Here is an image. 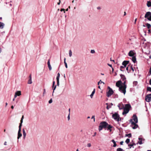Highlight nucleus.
<instances>
[{
	"label": "nucleus",
	"instance_id": "obj_36",
	"mask_svg": "<svg viewBox=\"0 0 151 151\" xmlns=\"http://www.w3.org/2000/svg\"><path fill=\"white\" fill-rule=\"evenodd\" d=\"M124 81V82H123V85H122L121 86L124 87L125 86L127 87V85L126 84V80H124V81Z\"/></svg>",
	"mask_w": 151,
	"mask_h": 151
},
{
	"label": "nucleus",
	"instance_id": "obj_7",
	"mask_svg": "<svg viewBox=\"0 0 151 151\" xmlns=\"http://www.w3.org/2000/svg\"><path fill=\"white\" fill-rule=\"evenodd\" d=\"M145 99L146 101L148 102L151 101V94L147 95L146 96Z\"/></svg>",
	"mask_w": 151,
	"mask_h": 151
},
{
	"label": "nucleus",
	"instance_id": "obj_12",
	"mask_svg": "<svg viewBox=\"0 0 151 151\" xmlns=\"http://www.w3.org/2000/svg\"><path fill=\"white\" fill-rule=\"evenodd\" d=\"M135 53L133 50H130L128 53V55L130 57L134 56Z\"/></svg>",
	"mask_w": 151,
	"mask_h": 151
},
{
	"label": "nucleus",
	"instance_id": "obj_52",
	"mask_svg": "<svg viewBox=\"0 0 151 151\" xmlns=\"http://www.w3.org/2000/svg\"><path fill=\"white\" fill-rule=\"evenodd\" d=\"M60 11H61V12L63 11H64V13H65V9H60Z\"/></svg>",
	"mask_w": 151,
	"mask_h": 151
},
{
	"label": "nucleus",
	"instance_id": "obj_56",
	"mask_svg": "<svg viewBox=\"0 0 151 151\" xmlns=\"http://www.w3.org/2000/svg\"><path fill=\"white\" fill-rule=\"evenodd\" d=\"M60 0H59V2L58 3V5H60Z\"/></svg>",
	"mask_w": 151,
	"mask_h": 151
},
{
	"label": "nucleus",
	"instance_id": "obj_63",
	"mask_svg": "<svg viewBox=\"0 0 151 151\" xmlns=\"http://www.w3.org/2000/svg\"><path fill=\"white\" fill-rule=\"evenodd\" d=\"M4 145H6V142H5L4 143Z\"/></svg>",
	"mask_w": 151,
	"mask_h": 151
},
{
	"label": "nucleus",
	"instance_id": "obj_28",
	"mask_svg": "<svg viewBox=\"0 0 151 151\" xmlns=\"http://www.w3.org/2000/svg\"><path fill=\"white\" fill-rule=\"evenodd\" d=\"M147 6L148 7H151V2L150 1H147Z\"/></svg>",
	"mask_w": 151,
	"mask_h": 151
},
{
	"label": "nucleus",
	"instance_id": "obj_53",
	"mask_svg": "<svg viewBox=\"0 0 151 151\" xmlns=\"http://www.w3.org/2000/svg\"><path fill=\"white\" fill-rule=\"evenodd\" d=\"M128 67H127L126 68V70L127 71L128 73H129V72L128 71Z\"/></svg>",
	"mask_w": 151,
	"mask_h": 151
},
{
	"label": "nucleus",
	"instance_id": "obj_30",
	"mask_svg": "<svg viewBox=\"0 0 151 151\" xmlns=\"http://www.w3.org/2000/svg\"><path fill=\"white\" fill-rule=\"evenodd\" d=\"M111 142L114 143L113 147H116V144L114 140V139H112Z\"/></svg>",
	"mask_w": 151,
	"mask_h": 151
},
{
	"label": "nucleus",
	"instance_id": "obj_33",
	"mask_svg": "<svg viewBox=\"0 0 151 151\" xmlns=\"http://www.w3.org/2000/svg\"><path fill=\"white\" fill-rule=\"evenodd\" d=\"M65 60H66V58H65L64 59V63L65 64L66 68H67L68 66H67V63H66L65 62Z\"/></svg>",
	"mask_w": 151,
	"mask_h": 151
},
{
	"label": "nucleus",
	"instance_id": "obj_2",
	"mask_svg": "<svg viewBox=\"0 0 151 151\" xmlns=\"http://www.w3.org/2000/svg\"><path fill=\"white\" fill-rule=\"evenodd\" d=\"M112 118L114 119L117 121L118 122L121 120V118L119 117V115L116 113H115L113 114L112 115Z\"/></svg>",
	"mask_w": 151,
	"mask_h": 151
},
{
	"label": "nucleus",
	"instance_id": "obj_23",
	"mask_svg": "<svg viewBox=\"0 0 151 151\" xmlns=\"http://www.w3.org/2000/svg\"><path fill=\"white\" fill-rule=\"evenodd\" d=\"M22 131L23 135V138L24 139L25 138L26 135V134L24 129H23Z\"/></svg>",
	"mask_w": 151,
	"mask_h": 151
},
{
	"label": "nucleus",
	"instance_id": "obj_43",
	"mask_svg": "<svg viewBox=\"0 0 151 151\" xmlns=\"http://www.w3.org/2000/svg\"><path fill=\"white\" fill-rule=\"evenodd\" d=\"M103 83L104 84V82L101 81V80H100V81L98 82V85H99L100 83Z\"/></svg>",
	"mask_w": 151,
	"mask_h": 151
},
{
	"label": "nucleus",
	"instance_id": "obj_20",
	"mask_svg": "<svg viewBox=\"0 0 151 151\" xmlns=\"http://www.w3.org/2000/svg\"><path fill=\"white\" fill-rule=\"evenodd\" d=\"M131 108V106L129 104H125V107L124 108L128 109H129Z\"/></svg>",
	"mask_w": 151,
	"mask_h": 151
},
{
	"label": "nucleus",
	"instance_id": "obj_26",
	"mask_svg": "<svg viewBox=\"0 0 151 151\" xmlns=\"http://www.w3.org/2000/svg\"><path fill=\"white\" fill-rule=\"evenodd\" d=\"M95 89H94L93 91L91 94L90 95V97L91 98H92V97L93 96V95L95 93Z\"/></svg>",
	"mask_w": 151,
	"mask_h": 151
},
{
	"label": "nucleus",
	"instance_id": "obj_8",
	"mask_svg": "<svg viewBox=\"0 0 151 151\" xmlns=\"http://www.w3.org/2000/svg\"><path fill=\"white\" fill-rule=\"evenodd\" d=\"M133 121L134 120V123H137L138 122V119L137 116L135 114H133Z\"/></svg>",
	"mask_w": 151,
	"mask_h": 151
},
{
	"label": "nucleus",
	"instance_id": "obj_62",
	"mask_svg": "<svg viewBox=\"0 0 151 151\" xmlns=\"http://www.w3.org/2000/svg\"><path fill=\"white\" fill-rule=\"evenodd\" d=\"M137 19H136L135 20V21H134V24H136V21H137Z\"/></svg>",
	"mask_w": 151,
	"mask_h": 151
},
{
	"label": "nucleus",
	"instance_id": "obj_25",
	"mask_svg": "<svg viewBox=\"0 0 151 151\" xmlns=\"http://www.w3.org/2000/svg\"><path fill=\"white\" fill-rule=\"evenodd\" d=\"M132 60L134 63H135L136 61V59L135 57L133 56L132 58Z\"/></svg>",
	"mask_w": 151,
	"mask_h": 151
},
{
	"label": "nucleus",
	"instance_id": "obj_51",
	"mask_svg": "<svg viewBox=\"0 0 151 151\" xmlns=\"http://www.w3.org/2000/svg\"><path fill=\"white\" fill-rule=\"evenodd\" d=\"M92 119H94V122H95V116H93L91 117Z\"/></svg>",
	"mask_w": 151,
	"mask_h": 151
},
{
	"label": "nucleus",
	"instance_id": "obj_45",
	"mask_svg": "<svg viewBox=\"0 0 151 151\" xmlns=\"http://www.w3.org/2000/svg\"><path fill=\"white\" fill-rule=\"evenodd\" d=\"M44 91L43 93V96H44V94L46 93V90L45 89H44Z\"/></svg>",
	"mask_w": 151,
	"mask_h": 151
},
{
	"label": "nucleus",
	"instance_id": "obj_4",
	"mask_svg": "<svg viewBox=\"0 0 151 151\" xmlns=\"http://www.w3.org/2000/svg\"><path fill=\"white\" fill-rule=\"evenodd\" d=\"M145 17L149 21H151V12H147L145 14Z\"/></svg>",
	"mask_w": 151,
	"mask_h": 151
},
{
	"label": "nucleus",
	"instance_id": "obj_9",
	"mask_svg": "<svg viewBox=\"0 0 151 151\" xmlns=\"http://www.w3.org/2000/svg\"><path fill=\"white\" fill-rule=\"evenodd\" d=\"M21 128H19V130L18 133L17 139H18L22 136V134L21 133Z\"/></svg>",
	"mask_w": 151,
	"mask_h": 151
},
{
	"label": "nucleus",
	"instance_id": "obj_1",
	"mask_svg": "<svg viewBox=\"0 0 151 151\" xmlns=\"http://www.w3.org/2000/svg\"><path fill=\"white\" fill-rule=\"evenodd\" d=\"M108 125V123L104 121L101 122L99 126V131L101 130L103 128L106 129Z\"/></svg>",
	"mask_w": 151,
	"mask_h": 151
},
{
	"label": "nucleus",
	"instance_id": "obj_32",
	"mask_svg": "<svg viewBox=\"0 0 151 151\" xmlns=\"http://www.w3.org/2000/svg\"><path fill=\"white\" fill-rule=\"evenodd\" d=\"M146 27H147V28L148 29L150 28L151 26V25L150 24H149V23H146Z\"/></svg>",
	"mask_w": 151,
	"mask_h": 151
},
{
	"label": "nucleus",
	"instance_id": "obj_37",
	"mask_svg": "<svg viewBox=\"0 0 151 151\" xmlns=\"http://www.w3.org/2000/svg\"><path fill=\"white\" fill-rule=\"evenodd\" d=\"M125 68V67L124 66H121L120 67V70L122 71H124V70H123V69Z\"/></svg>",
	"mask_w": 151,
	"mask_h": 151
},
{
	"label": "nucleus",
	"instance_id": "obj_18",
	"mask_svg": "<svg viewBox=\"0 0 151 151\" xmlns=\"http://www.w3.org/2000/svg\"><path fill=\"white\" fill-rule=\"evenodd\" d=\"M47 65L50 70H52V67L50 63V60L49 59L47 62Z\"/></svg>",
	"mask_w": 151,
	"mask_h": 151
},
{
	"label": "nucleus",
	"instance_id": "obj_17",
	"mask_svg": "<svg viewBox=\"0 0 151 151\" xmlns=\"http://www.w3.org/2000/svg\"><path fill=\"white\" fill-rule=\"evenodd\" d=\"M24 116L23 115L22 116V117L21 118V120H20V123L19 124V128H21V127L22 125V123H23V119H24Z\"/></svg>",
	"mask_w": 151,
	"mask_h": 151
},
{
	"label": "nucleus",
	"instance_id": "obj_57",
	"mask_svg": "<svg viewBox=\"0 0 151 151\" xmlns=\"http://www.w3.org/2000/svg\"><path fill=\"white\" fill-rule=\"evenodd\" d=\"M96 132H95L94 133V135H93V137H94V136H95L96 135Z\"/></svg>",
	"mask_w": 151,
	"mask_h": 151
},
{
	"label": "nucleus",
	"instance_id": "obj_55",
	"mask_svg": "<svg viewBox=\"0 0 151 151\" xmlns=\"http://www.w3.org/2000/svg\"><path fill=\"white\" fill-rule=\"evenodd\" d=\"M123 141H121L120 142V144L121 145H123Z\"/></svg>",
	"mask_w": 151,
	"mask_h": 151
},
{
	"label": "nucleus",
	"instance_id": "obj_29",
	"mask_svg": "<svg viewBox=\"0 0 151 151\" xmlns=\"http://www.w3.org/2000/svg\"><path fill=\"white\" fill-rule=\"evenodd\" d=\"M4 23L0 22V28L2 29L3 28L4 26Z\"/></svg>",
	"mask_w": 151,
	"mask_h": 151
},
{
	"label": "nucleus",
	"instance_id": "obj_46",
	"mask_svg": "<svg viewBox=\"0 0 151 151\" xmlns=\"http://www.w3.org/2000/svg\"><path fill=\"white\" fill-rule=\"evenodd\" d=\"M52 102V99H50V100L49 101V104H51V103Z\"/></svg>",
	"mask_w": 151,
	"mask_h": 151
},
{
	"label": "nucleus",
	"instance_id": "obj_21",
	"mask_svg": "<svg viewBox=\"0 0 151 151\" xmlns=\"http://www.w3.org/2000/svg\"><path fill=\"white\" fill-rule=\"evenodd\" d=\"M120 76L121 77V79H122L123 81H124V80H126V77L124 75L122 74H121L120 75Z\"/></svg>",
	"mask_w": 151,
	"mask_h": 151
},
{
	"label": "nucleus",
	"instance_id": "obj_49",
	"mask_svg": "<svg viewBox=\"0 0 151 151\" xmlns=\"http://www.w3.org/2000/svg\"><path fill=\"white\" fill-rule=\"evenodd\" d=\"M130 69H131L132 70V72H133V71H134V70L132 66H130Z\"/></svg>",
	"mask_w": 151,
	"mask_h": 151
},
{
	"label": "nucleus",
	"instance_id": "obj_34",
	"mask_svg": "<svg viewBox=\"0 0 151 151\" xmlns=\"http://www.w3.org/2000/svg\"><path fill=\"white\" fill-rule=\"evenodd\" d=\"M125 136H127L129 138H130L131 137L132 134L131 133H129L127 134H126Z\"/></svg>",
	"mask_w": 151,
	"mask_h": 151
},
{
	"label": "nucleus",
	"instance_id": "obj_39",
	"mask_svg": "<svg viewBox=\"0 0 151 151\" xmlns=\"http://www.w3.org/2000/svg\"><path fill=\"white\" fill-rule=\"evenodd\" d=\"M123 150L121 148H119L116 150V151H123Z\"/></svg>",
	"mask_w": 151,
	"mask_h": 151
},
{
	"label": "nucleus",
	"instance_id": "obj_24",
	"mask_svg": "<svg viewBox=\"0 0 151 151\" xmlns=\"http://www.w3.org/2000/svg\"><path fill=\"white\" fill-rule=\"evenodd\" d=\"M113 105V104L112 103H111L109 105H107L106 106V109H109Z\"/></svg>",
	"mask_w": 151,
	"mask_h": 151
},
{
	"label": "nucleus",
	"instance_id": "obj_14",
	"mask_svg": "<svg viewBox=\"0 0 151 151\" xmlns=\"http://www.w3.org/2000/svg\"><path fill=\"white\" fill-rule=\"evenodd\" d=\"M122 81H117L116 83V86L119 88V87H121Z\"/></svg>",
	"mask_w": 151,
	"mask_h": 151
},
{
	"label": "nucleus",
	"instance_id": "obj_44",
	"mask_svg": "<svg viewBox=\"0 0 151 151\" xmlns=\"http://www.w3.org/2000/svg\"><path fill=\"white\" fill-rule=\"evenodd\" d=\"M91 145V144L90 143H88L87 144V146L88 147H90Z\"/></svg>",
	"mask_w": 151,
	"mask_h": 151
},
{
	"label": "nucleus",
	"instance_id": "obj_48",
	"mask_svg": "<svg viewBox=\"0 0 151 151\" xmlns=\"http://www.w3.org/2000/svg\"><path fill=\"white\" fill-rule=\"evenodd\" d=\"M70 113L69 112V113L68 115V120H69L70 119Z\"/></svg>",
	"mask_w": 151,
	"mask_h": 151
},
{
	"label": "nucleus",
	"instance_id": "obj_38",
	"mask_svg": "<svg viewBox=\"0 0 151 151\" xmlns=\"http://www.w3.org/2000/svg\"><path fill=\"white\" fill-rule=\"evenodd\" d=\"M69 55L70 57H71L72 55V51L70 50L69 51Z\"/></svg>",
	"mask_w": 151,
	"mask_h": 151
},
{
	"label": "nucleus",
	"instance_id": "obj_41",
	"mask_svg": "<svg viewBox=\"0 0 151 151\" xmlns=\"http://www.w3.org/2000/svg\"><path fill=\"white\" fill-rule=\"evenodd\" d=\"M130 142V139H127L125 141V142L127 143L128 144Z\"/></svg>",
	"mask_w": 151,
	"mask_h": 151
},
{
	"label": "nucleus",
	"instance_id": "obj_3",
	"mask_svg": "<svg viewBox=\"0 0 151 151\" xmlns=\"http://www.w3.org/2000/svg\"><path fill=\"white\" fill-rule=\"evenodd\" d=\"M130 122L131 123V126L133 129L137 128L138 127V125L136 124L137 123H134L132 119H130L129 120Z\"/></svg>",
	"mask_w": 151,
	"mask_h": 151
},
{
	"label": "nucleus",
	"instance_id": "obj_15",
	"mask_svg": "<svg viewBox=\"0 0 151 151\" xmlns=\"http://www.w3.org/2000/svg\"><path fill=\"white\" fill-rule=\"evenodd\" d=\"M129 61H124L122 63V65H124L125 67H126L127 65L129 63Z\"/></svg>",
	"mask_w": 151,
	"mask_h": 151
},
{
	"label": "nucleus",
	"instance_id": "obj_35",
	"mask_svg": "<svg viewBox=\"0 0 151 151\" xmlns=\"http://www.w3.org/2000/svg\"><path fill=\"white\" fill-rule=\"evenodd\" d=\"M137 82L136 81H134L133 82V86H136L137 84Z\"/></svg>",
	"mask_w": 151,
	"mask_h": 151
},
{
	"label": "nucleus",
	"instance_id": "obj_50",
	"mask_svg": "<svg viewBox=\"0 0 151 151\" xmlns=\"http://www.w3.org/2000/svg\"><path fill=\"white\" fill-rule=\"evenodd\" d=\"M95 51L94 50H91V52L92 53H95Z\"/></svg>",
	"mask_w": 151,
	"mask_h": 151
},
{
	"label": "nucleus",
	"instance_id": "obj_61",
	"mask_svg": "<svg viewBox=\"0 0 151 151\" xmlns=\"http://www.w3.org/2000/svg\"><path fill=\"white\" fill-rule=\"evenodd\" d=\"M148 33H150V29H149L148 30Z\"/></svg>",
	"mask_w": 151,
	"mask_h": 151
},
{
	"label": "nucleus",
	"instance_id": "obj_22",
	"mask_svg": "<svg viewBox=\"0 0 151 151\" xmlns=\"http://www.w3.org/2000/svg\"><path fill=\"white\" fill-rule=\"evenodd\" d=\"M29 79L28 81V83L29 84H31L32 83L31 75H30L29 76Z\"/></svg>",
	"mask_w": 151,
	"mask_h": 151
},
{
	"label": "nucleus",
	"instance_id": "obj_5",
	"mask_svg": "<svg viewBox=\"0 0 151 151\" xmlns=\"http://www.w3.org/2000/svg\"><path fill=\"white\" fill-rule=\"evenodd\" d=\"M108 88L109 89V91L107 92L106 96L108 97H109L113 94L114 91L109 86L108 87Z\"/></svg>",
	"mask_w": 151,
	"mask_h": 151
},
{
	"label": "nucleus",
	"instance_id": "obj_11",
	"mask_svg": "<svg viewBox=\"0 0 151 151\" xmlns=\"http://www.w3.org/2000/svg\"><path fill=\"white\" fill-rule=\"evenodd\" d=\"M119 109L120 110L123 109L124 108V106L122 104H119L118 105Z\"/></svg>",
	"mask_w": 151,
	"mask_h": 151
},
{
	"label": "nucleus",
	"instance_id": "obj_42",
	"mask_svg": "<svg viewBox=\"0 0 151 151\" xmlns=\"http://www.w3.org/2000/svg\"><path fill=\"white\" fill-rule=\"evenodd\" d=\"M147 91L151 92V88L149 87H147Z\"/></svg>",
	"mask_w": 151,
	"mask_h": 151
},
{
	"label": "nucleus",
	"instance_id": "obj_6",
	"mask_svg": "<svg viewBox=\"0 0 151 151\" xmlns=\"http://www.w3.org/2000/svg\"><path fill=\"white\" fill-rule=\"evenodd\" d=\"M126 86H125L124 87L121 86V87H119V91L121 93H123L125 94L126 92Z\"/></svg>",
	"mask_w": 151,
	"mask_h": 151
},
{
	"label": "nucleus",
	"instance_id": "obj_59",
	"mask_svg": "<svg viewBox=\"0 0 151 151\" xmlns=\"http://www.w3.org/2000/svg\"><path fill=\"white\" fill-rule=\"evenodd\" d=\"M126 12H124V16L126 15Z\"/></svg>",
	"mask_w": 151,
	"mask_h": 151
},
{
	"label": "nucleus",
	"instance_id": "obj_60",
	"mask_svg": "<svg viewBox=\"0 0 151 151\" xmlns=\"http://www.w3.org/2000/svg\"><path fill=\"white\" fill-rule=\"evenodd\" d=\"M110 60L111 61H112L114 62V60H112L111 58H110Z\"/></svg>",
	"mask_w": 151,
	"mask_h": 151
},
{
	"label": "nucleus",
	"instance_id": "obj_54",
	"mask_svg": "<svg viewBox=\"0 0 151 151\" xmlns=\"http://www.w3.org/2000/svg\"><path fill=\"white\" fill-rule=\"evenodd\" d=\"M107 65H108L109 66H110V67L112 68V65H111V64H110L109 63L107 64Z\"/></svg>",
	"mask_w": 151,
	"mask_h": 151
},
{
	"label": "nucleus",
	"instance_id": "obj_58",
	"mask_svg": "<svg viewBox=\"0 0 151 151\" xmlns=\"http://www.w3.org/2000/svg\"><path fill=\"white\" fill-rule=\"evenodd\" d=\"M149 83L150 85H151V79L149 81Z\"/></svg>",
	"mask_w": 151,
	"mask_h": 151
},
{
	"label": "nucleus",
	"instance_id": "obj_19",
	"mask_svg": "<svg viewBox=\"0 0 151 151\" xmlns=\"http://www.w3.org/2000/svg\"><path fill=\"white\" fill-rule=\"evenodd\" d=\"M55 82L54 81H53V84H52V88H53V91L52 92V95H53V93L54 92V90H55V89L56 88V85L55 86Z\"/></svg>",
	"mask_w": 151,
	"mask_h": 151
},
{
	"label": "nucleus",
	"instance_id": "obj_16",
	"mask_svg": "<svg viewBox=\"0 0 151 151\" xmlns=\"http://www.w3.org/2000/svg\"><path fill=\"white\" fill-rule=\"evenodd\" d=\"M113 126L111 125L110 124H108V125L107 126V130H109L110 132H111V128H113Z\"/></svg>",
	"mask_w": 151,
	"mask_h": 151
},
{
	"label": "nucleus",
	"instance_id": "obj_47",
	"mask_svg": "<svg viewBox=\"0 0 151 151\" xmlns=\"http://www.w3.org/2000/svg\"><path fill=\"white\" fill-rule=\"evenodd\" d=\"M57 86H59V80H57Z\"/></svg>",
	"mask_w": 151,
	"mask_h": 151
},
{
	"label": "nucleus",
	"instance_id": "obj_40",
	"mask_svg": "<svg viewBox=\"0 0 151 151\" xmlns=\"http://www.w3.org/2000/svg\"><path fill=\"white\" fill-rule=\"evenodd\" d=\"M135 145V144L134 143H133V144H129V145L128 146H130V147H129V148H131V147H132L133 146H134V145Z\"/></svg>",
	"mask_w": 151,
	"mask_h": 151
},
{
	"label": "nucleus",
	"instance_id": "obj_27",
	"mask_svg": "<svg viewBox=\"0 0 151 151\" xmlns=\"http://www.w3.org/2000/svg\"><path fill=\"white\" fill-rule=\"evenodd\" d=\"M139 141L138 142V143L140 145H141L142 144V138L140 137H139Z\"/></svg>",
	"mask_w": 151,
	"mask_h": 151
},
{
	"label": "nucleus",
	"instance_id": "obj_13",
	"mask_svg": "<svg viewBox=\"0 0 151 151\" xmlns=\"http://www.w3.org/2000/svg\"><path fill=\"white\" fill-rule=\"evenodd\" d=\"M124 111L123 112H122V114L123 115H124L127 114V113H128L129 111V109H126V108H124Z\"/></svg>",
	"mask_w": 151,
	"mask_h": 151
},
{
	"label": "nucleus",
	"instance_id": "obj_64",
	"mask_svg": "<svg viewBox=\"0 0 151 151\" xmlns=\"http://www.w3.org/2000/svg\"><path fill=\"white\" fill-rule=\"evenodd\" d=\"M11 108L12 109H14V106H11Z\"/></svg>",
	"mask_w": 151,
	"mask_h": 151
},
{
	"label": "nucleus",
	"instance_id": "obj_10",
	"mask_svg": "<svg viewBox=\"0 0 151 151\" xmlns=\"http://www.w3.org/2000/svg\"><path fill=\"white\" fill-rule=\"evenodd\" d=\"M21 95V92L20 91H17L15 93L14 98H16L17 96H20Z\"/></svg>",
	"mask_w": 151,
	"mask_h": 151
},
{
	"label": "nucleus",
	"instance_id": "obj_31",
	"mask_svg": "<svg viewBox=\"0 0 151 151\" xmlns=\"http://www.w3.org/2000/svg\"><path fill=\"white\" fill-rule=\"evenodd\" d=\"M60 77V74L59 73H58L57 74V77H56L57 80H59Z\"/></svg>",
	"mask_w": 151,
	"mask_h": 151
}]
</instances>
